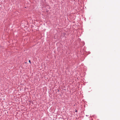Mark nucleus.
Segmentation results:
<instances>
[{
    "label": "nucleus",
    "instance_id": "1",
    "mask_svg": "<svg viewBox=\"0 0 120 120\" xmlns=\"http://www.w3.org/2000/svg\"><path fill=\"white\" fill-rule=\"evenodd\" d=\"M29 62L30 63V60H29Z\"/></svg>",
    "mask_w": 120,
    "mask_h": 120
}]
</instances>
